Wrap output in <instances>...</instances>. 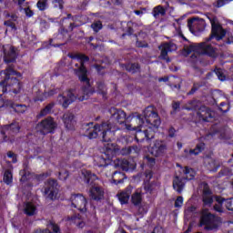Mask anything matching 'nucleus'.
<instances>
[{
    "mask_svg": "<svg viewBox=\"0 0 233 233\" xmlns=\"http://www.w3.org/2000/svg\"><path fill=\"white\" fill-rule=\"evenodd\" d=\"M7 157H9V159H11L12 163H17V158L15 157V155L12 152H9L7 154Z\"/></svg>",
    "mask_w": 233,
    "mask_h": 233,
    "instance_id": "44",
    "label": "nucleus"
},
{
    "mask_svg": "<svg viewBox=\"0 0 233 233\" xmlns=\"http://www.w3.org/2000/svg\"><path fill=\"white\" fill-rule=\"evenodd\" d=\"M121 167L126 172H132V170H136V164L127 160H122Z\"/></svg>",
    "mask_w": 233,
    "mask_h": 233,
    "instance_id": "25",
    "label": "nucleus"
},
{
    "mask_svg": "<svg viewBox=\"0 0 233 233\" xmlns=\"http://www.w3.org/2000/svg\"><path fill=\"white\" fill-rule=\"evenodd\" d=\"M46 96V94H44L43 96L35 98V101H44Z\"/></svg>",
    "mask_w": 233,
    "mask_h": 233,
    "instance_id": "53",
    "label": "nucleus"
},
{
    "mask_svg": "<svg viewBox=\"0 0 233 233\" xmlns=\"http://www.w3.org/2000/svg\"><path fill=\"white\" fill-rule=\"evenodd\" d=\"M86 135L89 139H96V137H102L103 141L108 142L114 137V133L117 130L110 124L103 123L102 125L94 126L93 123L87 124L85 127Z\"/></svg>",
    "mask_w": 233,
    "mask_h": 233,
    "instance_id": "3",
    "label": "nucleus"
},
{
    "mask_svg": "<svg viewBox=\"0 0 233 233\" xmlns=\"http://www.w3.org/2000/svg\"><path fill=\"white\" fill-rule=\"evenodd\" d=\"M212 26V36L208 38L206 42H202L200 44H193L189 46L185 47V52L187 54H191L194 52L195 54H198L201 56H214L215 49L212 47V45L208 43L215 37L217 41H221L223 37H225L227 32L223 30V27L218 23L217 18L209 19Z\"/></svg>",
    "mask_w": 233,
    "mask_h": 233,
    "instance_id": "2",
    "label": "nucleus"
},
{
    "mask_svg": "<svg viewBox=\"0 0 233 233\" xmlns=\"http://www.w3.org/2000/svg\"><path fill=\"white\" fill-rule=\"evenodd\" d=\"M204 148H205V144L200 143L197 146V147L195 149H189V150L186 149L185 156H186V157H187V159H189V157H192V156H198V154L202 152Z\"/></svg>",
    "mask_w": 233,
    "mask_h": 233,
    "instance_id": "20",
    "label": "nucleus"
},
{
    "mask_svg": "<svg viewBox=\"0 0 233 233\" xmlns=\"http://www.w3.org/2000/svg\"><path fill=\"white\" fill-rule=\"evenodd\" d=\"M173 108H174L175 110H177V108H179V102H175V103L173 104Z\"/></svg>",
    "mask_w": 233,
    "mask_h": 233,
    "instance_id": "58",
    "label": "nucleus"
},
{
    "mask_svg": "<svg viewBox=\"0 0 233 233\" xmlns=\"http://www.w3.org/2000/svg\"><path fill=\"white\" fill-rule=\"evenodd\" d=\"M105 147L106 151L104 156L106 158H105V157H96L95 161L97 167H106V165H108V161H110V159H112V157H114V156H116L117 152V148L116 147V145H114L113 143H107Z\"/></svg>",
    "mask_w": 233,
    "mask_h": 233,
    "instance_id": "7",
    "label": "nucleus"
},
{
    "mask_svg": "<svg viewBox=\"0 0 233 233\" xmlns=\"http://www.w3.org/2000/svg\"><path fill=\"white\" fill-rule=\"evenodd\" d=\"M49 3H53L55 8L63 9V0H49Z\"/></svg>",
    "mask_w": 233,
    "mask_h": 233,
    "instance_id": "39",
    "label": "nucleus"
},
{
    "mask_svg": "<svg viewBox=\"0 0 233 233\" xmlns=\"http://www.w3.org/2000/svg\"><path fill=\"white\" fill-rule=\"evenodd\" d=\"M5 106V102H3V100H0V108L3 107Z\"/></svg>",
    "mask_w": 233,
    "mask_h": 233,
    "instance_id": "62",
    "label": "nucleus"
},
{
    "mask_svg": "<svg viewBox=\"0 0 233 233\" xmlns=\"http://www.w3.org/2000/svg\"><path fill=\"white\" fill-rule=\"evenodd\" d=\"M149 150L152 156H155L156 157L163 156V153L167 152V143L162 140H157L151 145V148Z\"/></svg>",
    "mask_w": 233,
    "mask_h": 233,
    "instance_id": "13",
    "label": "nucleus"
},
{
    "mask_svg": "<svg viewBox=\"0 0 233 233\" xmlns=\"http://www.w3.org/2000/svg\"><path fill=\"white\" fill-rule=\"evenodd\" d=\"M67 221L69 222L70 225H76L78 228H83V227H85V220H83L81 217L68 218Z\"/></svg>",
    "mask_w": 233,
    "mask_h": 233,
    "instance_id": "24",
    "label": "nucleus"
},
{
    "mask_svg": "<svg viewBox=\"0 0 233 233\" xmlns=\"http://www.w3.org/2000/svg\"><path fill=\"white\" fill-rule=\"evenodd\" d=\"M146 177H147V179H150V177H152V172H147V174H146Z\"/></svg>",
    "mask_w": 233,
    "mask_h": 233,
    "instance_id": "60",
    "label": "nucleus"
},
{
    "mask_svg": "<svg viewBox=\"0 0 233 233\" xmlns=\"http://www.w3.org/2000/svg\"><path fill=\"white\" fill-rule=\"evenodd\" d=\"M213 116L214 113L210 111V109H206V111L200 114V117L203 119V121H210Z\"/></svg>",
    "mask_w": 233,
    "mask_h": 233,
    "instance_id": "29",
    "label": "nucleus"
},
{
    "mask_svg": "<svg viewBox=\"0 0 233 233\" xmlns=\"http://www.w3.org/2000/svg\"><path fill=\"white\" fill-rule=\"evenodd\" d=\"M165 13V8H163L161 5H158L154 8L153 15L154 17H157V15H164Z\"/></svg>",
    "mask_w": 233,
    "mask_h": 233,
    "instance_id": "31",
    "label": "nucleus"
},
{
    "mask_svg": "<svg viewBox=\"0 0 233 233\" xmlns=\"http://www.w3.org/2000/svg\"><path fill=\"white\" fill-rule=\"evenodd\" d=\"M216 76L218 77L219 81H225L227 76H225V71L223 69H216Z\"/></svg>",
    "mask_w": 233,
    "mask_h": 233,
    "instance_id": "35",
    "label": "nucleus"
},
{
    "mask_svg": "<svg viewBox=\"0 0 233 233\" xmlns=\"http://www.w3.org/2000/svg\"><path fill=\"white\" fill-rule=\"evenodd\" d=\"M205 20L202 18H193L187 22L188 29L194 35H198L199 32H203L205 30Z\"/></svg>",
    "mask_w": 233,
    "mask_h": 233,
    "instance_id": "10",
    "label": "nucleus"
},
{
    "mask_svg": "<svg viewBox=\"0 0 233 233\" xmlns=\"http://www.w3.org/2000/svg\"><path fill=\"white\" fill-rule=\"evenodd\" d=\"M110 114L112 119H115L116 123L132 121L131 125H126L127 130H133L136 132L137 141H143L144 139H152L154 137V133L157 132V128L161 125V120L159 116L156 112L154 106H147L144 112L143 116H134L131 115L127 117L125 111L121 109L111 108Z\"/></svg>",
    "mask_w": 233,
    "mask_h": 233,
    "instance_id": "1",
    "label": "nucleus"
},
{
    "mask_svg": "<svg viewBox=\"0 0 233 233\" xmlns=\"http://www.w3.org/2000/svg\"><path fill=\"white\" fill-rule=\"evenodd\" d=\"M114 5H121L123 3V0H111Z\"/></svg>",
    "mask_w": 233,
    "mask_h": 233,
    "instance_id": "57",
    "label": "nucleus"
},
{
    "mask_svg": "<svg viewBox=\"0 0 233 233\" xmlns=\"http://www.w3.org/2000/svg\"><path fill=\"white\" fill-rule=\"evenodd\" d=\"M177 147H178V148H181L183 147V145H181V143H177Z\"/></svg>",
    "mask_w": 233,
    "mask_h": 233,
    "instance_id": "64",
    "label": "nucleus"
},
{
    "mask_svg": "<svg viewBox=\"0 0 233 233\" xmlns=\"http://www.w3.org/2000/svg\"><path fill=\"white\" fill-rule=\"evenodd\" d=\"M56 127L57 125L52 117L46 118L38 125V128L43 134H50Z\"/></svg>",
    "mask_w": 233,
    "mask_h": 233,
    "instance_id": "14",
    "label": "nucleus"
},
{
    "mask_svg": "<svg viewBox=\"0 0 233 233\" xmlns=\"http://www.w3.org/2000/svg\"><path fill=\"white\" fill-rule=\"evenodd\" d=\"M195 208L194 207L188 208L187 209L185 210V215L190 214V212H194Z\"/></svg>",
    "mask_w": 233,
    "mask_h": 233,
    "instance_id": "52",
    "label": "nucleus"
},
{
    "mask_svg": "<svg viewBox=\"0 0 233 233\" xmlns=\"http://www.w3.org/2000/svg\"><path fill=\"white\" fill-rule=\"evenodd\" d=\"M11 107L18 114H25V111L27 110L26 106L25 105H11Z\"/></svg>",
    "mask_w": 233,
    "mask_h": 233,
    "instance_id": "30",
    "label": "nucleus"
},
{
    "mask_svg": "<svg viewBox=\"0 0 233 233\" xmlns=\"http://www.w3.org/2000/svg\"><path fill=\"white\" fill-rule=\"evenodd\" d=\"M20 176H22L20 178V181L22 182H25L26 179H30V177H28L30 176V172L28 171H20Z\"/></svg>",
    "mask_w": 233,
    "mask_h": 233,
    "instance_id": "40",
    "label": "nucleus"
},
{
    "mask_svg": "<svg viewBox=\"0 0 233 233\" xmlns=\"http://www.w3.org/2000/svg\"><path fill=\"white\" fill-rule=\"evenodd\" d=\"M183 197H177L175 201V208H181V207H183Z\"/></svg>",
    "mask_w": 233,
    "mask_h": 233,
    "instance_id": "41",
    "label": "nucleus"
},
{
    "mask_svg": "<svg viewBox=\"0 0 233 233\" xmlns=\"http://www.w3.org/2000/svg\"><path fill=\"white\" fill-rule=\"evenodd\" d=\"M212 219H214V215L210 214L208 210L204 209L200 218V225H210Z\"/></svg>",
    "mask_w": 233,
    "mask_h": 233,
    "instance_id": "22",
    "label": "nucleus"
},
{
    "mask_svg": "<svg viewBox=\"0 0 233 233\" xmlns=\"http://www.w3.org/2000/svg\"><path fill=\"white\" fill-rule=\"evenodd\" d=\"M91 26L95 32H99L103 28V24L101 22H96Z\"/></svg>",
    "mask_w": 233,
    "mask_h": 233,
    "instance_id": "42",
    "label": "nucleus"
},
{
    "mask_svg": "<svg viewBox=\"0 0 233 233\" xmlns=\"http://www.w3.org/2000/svg\"><path fill=\"white\" fill-rule=\"evenodd\" d=\"M203 201L205 205H212L214 203V198L210 195V190L207 188L204 190Z\"/></svg>",
    "mask_w": 233,
    "mask_h": 233,
    "instance_id": "27",
    "label": "nucleus"
},
{
    "mask_svg": "<svg viewBox=\"0 0 233 233\" xmlns=\"http://www.w3.org/2000/svg\"><path fill=\"white\" fill-rule=\"evenodd\" d=\"M44 194L48 199H57L59 198V188L56 180H49L46 184Z\"/></svg>",
    "mask_w": 233,
    "mask_h": 233,
    "instance_id": "9",
    "label": "nucleus"
},
{
    "mask_svg": "<svg viewBox=\"0 0 233 233\" xmlns=\"http://www.w3.org/2000/svg\"><path fill=\"white\" fill-rule=\"evenodd\" d=\"M137 46H139L140 48H143V47L147 46V45L141 44L140 42H137Z\"/></svg>",
    "mask_w": 233,
    "mask_h": 233,
    "instance_id": "59",
    "label": "nucleus"
},
{
    "mask_svg": "<svg viewBox=\"0 0 233 233\" xmlns=\"http://www.w3.org/2000/svg\"><path fill=\"white\" fill-rule=\"evenodd\" d=\"M64 124L67 130H72L76 127V121H74V115L66 113L64 115Z\"/></svg>",
    "mask_w": 233,
    "mask_h": 233,
    "instance_id": "21",
    "label": "nucleus"
},
{
    "mask_svg": "<svg viewBox=\"0 0 233 233\" xmlns=\"http://www.w3.org/2000/svg\"><path fill=\"white\" fill-rule=\"evenodd\" d=\"M139 69V65L133 64L130 66V68L128 69L129 72H137Z\"/></svg>",
    "mask_w": 233,
    "mask_h": 233,
    "instance_id": "46",
    "label": "nucleus"
},
{
    "mask_svg": "<svg viewBox=\"0 0 233 233\" xmlns=\"http://www.w3.org/2000/svg\"><path fill=\"white\" fill-rule=\"evenodd\" d=\"M135 14H136L137 15H141V11H135Z\"/></svg>",
    "mask_w": 233,
    "mask_h": 233,
    "instance_id": "63",
    "label": "nucleus"
},
{
    "mask_svg": "<svg viewBox=\"0 0 233 233\" xmlns=\"http://www.w3.org/2000/svg\"><path fill=\"white\" fill-rule=\"evenodd\" d=\"M217 203L214 208L217 212H223V208H221V205H223V203L225 204V207L228 208V210H233V198H228V199H223L221 197H216L215 198Z\"/></svg>",
    "mask_w": 233,
    "mask_h": 233,
    "instance_id": "15",
    "label": "nucleus"
},
{
    "mask_svg": "<svg viewBox=\"0 0 233 233\" xmlns=\"http://www.w3.org/2000/svg\"><path fill=\"white\" fill-rule=\"evenodd\" d=\"M48 228H52L54 233H61V229L59 228V226L54 222H49L47 225Z\"/></svg>",
    "mask_w": 233,
    "mask_h": 233,
    "instance_id": "36",
    "label": "nucleus"
},
{
    "mask_svg": "<svg viewBox=\"0 0 233 233\" xmlns=\"http://www.w3.org/2000/svg\"><path fill=\"white\" fill-rule=\"evenodd\" d=\"M133 205L138 207V213L147 214L148 212V204L143 203V195L139 190H137L131 197Z\"/></svg>",
    "mask_w": 233,
    "mask_h": 233,
    "instance_id": "8",
    "label": "nucleus"
},
{
    "mask_svg": "<svg viewBox=\"0 0 233 233\" xmlns=\"http://www.w3.org/2000/svg\"><path fill=\"white\" fill-rule=\"evenodd\" d=\"M5 26H7L5 32H9L10 30H13V31L15 30V23L12 21H5Z\"/></svg>",
    "mask_w": 233,
    "mask_h": 233,
    "instance_id": "37",
    "label": "nucleus"
},
{
    "mask_svg": "<svg viewBox=\"0 0 233 233\" xmlns=\"http://www.w3.org/2000/svg\"><path fill=\"white\" fill-rule=\"evenodd\" d=\"M25 15H27V17H32V15H34V13L29 8H25Z\"/></svg>",
    "mask_w": 233,
    "mask_h": 233,
    "instance_id": "51",
    "label": "nucleus"
},
{
    "mask_svg": "<svg viewBox=\"0 0 233 233\" xmlns=\"http://www.w3.org/2000/svg\"><path fill=\"white\" fill-rule=\"evenodd\" d=\"M175 132H176V129H174V128L169 129V136H170V137H174Z\"/></svg>",
    "mask_w": 233,
    "mask_h": 233,
    "instance_id": "56",
    "label": "nucleus"
},
{
    "mask_svg": "<svg viewBox=\"0 0 233 233\" xmlns=\"http://www.w3.org/2000/svg\"><path fill=\"white\" fill-rule=\"evenodd\" d=\"M15 1H16L18 5H23V3H25V0H15Z\"/></svg>",
    "mask_w": 233,
    "mask_h": 233,
    "instance_id": "61",
    "label": "nucleus"
},
{
    "mask_svg": "<svg viewBox=\"0 0 233 233\" xmlns=\"http://www.w3.org/2000/svg\"><path fill=\"white\" fill-rule=\"evenodd\" d=\"M82 176L86 183H90V181H96V179H97V177L96 176V174H92L88 170H83Z\"/></svg>",
    "mask_w": 233,
    "mask_h": 233,
    "instance_id": "26",
    "label": "nucleus"
},
{
    "mask_svg": "<svg viewBox=\"0 0 233 233\" xmlns=\"http://www.w3.org/2000/svg\"><path fill=\"white\" fill-rule=\"evenodd\" d=\"M59 177H60V179L65 181V179H66L68 177V171H61L59 173Z\"/></svg>",
    "mask_w": 233,
    "mask_h": 233,
    "instance_id": "43",
    "label": "nucleus"
},
{
    "mask_svg": "<svg viewBox=\"0 0 233 233\" xmlns=\"http://www.w3.org/2000/svg\"><path fill=\"white\" fill-rule=\"evenodd\" d=\"M13 176L12 171L6 170L4 174V181L6 183V185H10L12 183Z\"/></svg>",
    "mask_w": 233,
    "mask_h": 233,
    "instance_id": "32",
    "label": "nucleus"
},
{
    "mask_svg": "<svg viewBox=\"0 0 233 233\" xmlns=\"http://www.w3.org/2000/svg\"><path fill=\"white\" fill-rule=\"evenodd\" d=\"M145 161H147V163L152 167L154 165V158L150 157H146Z\"/></svg>",
    "mask_w": 233,
    "mask_h": 233,
    "instance_id": "50",
    "label": "nucleus"
},
{
    "mask_svg": "<svg viewBox=\"0 0 233 233\" xmlns=\"http://www.w3.org/2000/svg\"><path fill=\"white\" fill-rule=\"evenodd\" d=\"M98 94H102L104 96L105 92H106V87L105 85L103 84H99L98 85V90H97Z\"/></svg>",
    "mask_w": 233,
    "mask_h": 233,
    "instance_id": "45",
    "label": "nucleus"
},
{
    "mask_svg": "<svg viewBox=\"0 0 233 233\" xmlns=\"http://www.w3.org/2000/svg\"><path fill=\"white\" fill-rule=\"evenodd\" d=\"M77 61H79L80 63V67L76 70V75L78 76L80 81L87 85V86L83 89L84 96H78V99L79 101H85V99H88V96L94 94V91L92 90V87H90V85H89L86 68H85V66H84V64L86 63V61H88V56L85 55H80L79 57L77 58Z\"/></svg>",
    "mask_w": 233,
    "mask_h": 233,
    "instance_id": "5",
    "label": "nucleus"
},
{
    "mask_svg": "<svg viewBox=\"0 0 233 233\" xmlns=\"http://www.w3.org/2000/svg\"><path fill=\"white\" fill-rule=\"evenodd\" d=\"M48 3H50V0H39L36 4V6L40 10H46Z\"/></svg>",
    "mask_w": 233,
    "mask_h": 233,
    "instance_id": "34",
    "label": "nucleus"
},
{
    "mask_svg": "<svg viewBox=\"0 0 233 233\" xmlns=\"http://www.w3.org/2000/svg\"><path fill=\"white\" fill-rule=\"evenodd\" d=\"M176 48H177L176 45L172 43H166L161 45L159 46V50L161 51L160 53L161 59H166V61H168V59L167 58V56H168V52H174Z\"/></svg>",
    "mask_w": 233,
    "mask_h": 233,
    "instance_id": "17",
    "label": "nucleus"
},
{
    "mask_svg": "<svg viewBox=\"0 0 233 233\" xmlns=\"http://www.w3.org/2000/svg\"><path fill=\"white\" fill-rule=\"evenodd\" d=\"M71 207L82 213L86 212V198L83 195H72Z\"/></svg>",
    "mask_w": 233,
    "mask_h": 233,
    "instance_id": "11",
    "label": "nucleus"
},
{
    "mask_svg": "<svg viewBox=\"0 0 233 233\" xmlns=\"http://www.w3.org/2000/svg\"><path fill=\"white\" fill-rule=\"evenodd\" d=\"M153 233H165V229L161 227L155 228Z\"/></svg>",
    "mask_w": 233,
    "mask_h": 233,
    "instance_id": "49",
    "label": "nucleus"
},
{
    "mask_svg": "<svg viewBox=\"0 0 233 233\" xmlns=\"http://www.w3.org/2000/svg\"><path fill=\"white\" fill-rule=\"evenodd\" d=\"M89 196L90 198H92V199L99 201L103 199L105 196V191H103V188H101L100 187L95 186L89 190Z\"/></svg>",
    "mask_w": 233,
    "mask_h": 233,
    "instance_id": "18",
    "label": "nucleus"
},
{
    "mask_svg": "<svg viewBox=\"0 0 233 233\" xmlns=\"http://www.w3.org/2000/svg\"><path fill=\"white\" fill-rule=\"evenodd\" d=\"M114 185H117L118 183H123V179H125V176L121 172H115L112 176Z\"/></svg>",
    "mask_w": 233,
    "mask_h": 233,
    "instance_id": "28",
    "label": "nucleus"
},
{
    "mask_svg": "<svg viewBox=\"0 0 233 233\" xmlns=\"http://www.w3.org/2000/svg\"><path fill=\"white\" fill-rule=\"evenodd\" d=\"M24 212L26 216H35L37 212V208L32 202H25L24 205Z\"/></svg>",
    "mask_w": 233,
    "mask_h": 233,
    "instance_id": "23",
    "label": "nucleus"
},
{
    "mask_svg": "<svg viewBox=\"0 0 233 233\" xmlns=\"http://www.w3.org/2000/svg\"><path fill=\"white\" fill-rule=\"evenodd\" d=\"M178 167V173H176V177L173 180V187L177 192H181L183 187H185V179L190 181L196 177V171L188 167H182L179 164L177 165Z\"/></svg>",
    "mask_w": 233,
    "mask_h": 233,
    "instance_id": "6",
    "label": "nucleus"
},
{
    "mask_svg": "<svg viewBox=\"0 0 233 233\" xmlns=\"http://www.w3.org/2000/svg\"><path fill=\"white\" fill-rule=\"evenodd\" d=\"M130 194H132L131 188H127L117 194V198L121 205H127V203H128V200L130 199Z\"/></svg>",
    "mask_w": 233,
    "mask_h": 233,
    "instance_id": "19",
    "label": "nucleus"
},
{
    "mask_svg": "<svg viewBox=\"0 0 233 233\" xmlns=\"http://www.w3.org/2000/svg\"><path fill=\"white\" fill-rule=\"evenodd\" d=\"M145 189L147 190V192H151L152 186H149L148 184H145Z\"/></svg>",
    "mask_w": 233,
    "mask_h": 233,
    "instance_id": "54",
    "label": "nucleus"
},
{
    "mask_svg": "<svg viewBox=\"0 0 233 233\" xmlns=\"http://www.w3.org/2000/svg\"><path fill=\"white\" fill-rule=\"evenodd\" d=\"M76 99V95L73 90L65 91L63 95L59 96L57 101L64 106V108L68 107V105H72L74 100Z\"/></svg>",
    "mask_w": 233,
    "mask_h": 233,
    "instance_id": "12",
    "label": "nucleus"
},
{
    "mask_svg": "<svg viewBox=\"0 0 233 233\" xmlns=\"http://www.w3.org/2000/svg\"><path fill=\"white\" fill-rule=\"evenodd\" d=\"M17 55L15 54V49L10 46H4V60L5 63H12L15 61Z\"/></svg>",
    "mask_w": 233,
    "mask_h": 233,
    "instance_id": "16",
    "label": "nucleus"
},
{
    "mask_svg": "<svg viewBox=\"0 0 233 233\" xmlns=\"http://www.w3.org/2000/svg\"><path fill=\"white\" fill-rule=\"evenodd\" d=\"M5 80L0 82V90L3 93L6 92V87L10 85L14 86L13 92L14 94H17L21 89V83H19V79H21V73H17L14 68L8 67L5 72H4Z\"/></svg>",
    "mask_w": 233,
    "mask_h": 233,
    "instance_id": "4",
    "label": "nucleus"
},
{
    "mask_svg": "<svg viewBox=\"0 0 233 233\" xmlns=\"http://www.w3.org/2000/svg\"><path fill=\"white\" fill-rule=\"evenodd\" d=\"M52 108H54V105L50 104L46 106V108L41 111L40 116H46V114H50V112H52Z\"/></svg>",
    "mask_w": 233,
    "mask_h": 233,
    "instance_id": "38",
    "label": "nucleus"
},
{
    "mask_svg": "<svg viewBox=\"0 0 233 233\" xmlns=\"http://www.w3.org/2000/svg\"><path fill=\"white\" fill-rule=\"evenodd\" d=\"M225 5H227L226 0H218V2H217L218 8H221V6H225Z\"/></svg>",
    "mask_w": 233,
    "mask_h": 233,
    "instance_id": "47",
    "label": "nucleus"
},
{
    "mask_svg": "<svg viewBox=\"0 0 233 233\" xmlns=\"http://www.w3.org/2000/svg\"><path fill=\"white\" fill-rule=\"evenodd\" d=\"M35 233H52V232H50V230L48 229H44V230L39 229V230H36Z\"/></svg>",
    "mask_w": 233,
    "mask_h": 233,
    "instance_id": "55",
    "label": "nucleus"
},
{
    "mask_svg": "<svg viewBox=\"0 0 233 233\" xmlns=\"http://www.w3.org/2000/svg\"><path fill=\"white\" fill-rule=\"evenodd\" d=\"M181 21H183V17L177 19V20H176V23H177V24H174V25L176 26V28H177V25H178V34H181V31H179V25H181Z\"/></svg>",
    "mask_w": 233,
    "mask_h": 233,
    "instance_id": "48",
    "label": "nucleus"
},
{
    "mask_svg": "<svg viewBox=\"0 0 233 233\" xmlns=\"http://www.w3.org/2000/svg\"><path fill=\"white\" fill-rule=\"evenodd\" d=\"M5 130H11L12 132H19V124L18 123H13L10 126H5L4 127Z\"/></svg>",
    "mask_w": 233,
    "mask_h": 233,
    "instance_id": "33",
    "label": "nucleus"
}]
</instances>
